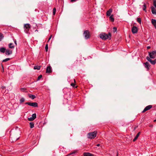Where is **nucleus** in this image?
<instances>
[{
  "label": "nucleus",
  "mask_w": 156,
  "mask_h": 156,
  "mask_svg": "<svg viewBox=\"0 0 156 156\" xmlns=\"http://www.w3.org/2000/svg\"><path fill=\"white\" fill-rule=\"evenodd\" d=\"M20 131L18 127L13 129L10 131V137L14 142L18 140L20 136Z\"/></svg>",
  "instance_id": "1"
},
{
  "label": "nucleus",
  "mask_w": 156,
  "mask_h": 156,
  "mask_svg": "<svg viewBox=\"0 0 156 156\" xmlns=\"http://www.w3.org/2000/svg\"><path fill=\"white\" fill-rule=\"evenodd\" d=\"M100 36L101 39L104 40L107 39L110 40L111 39V34L110 33H109L108 34L103 33L100 35Z\"/></svg>",
  "instance_id": "2"
},
{
  "label": "nucleus",
  "mask_w": 156,
  "mask_h": 156,
  "mask_svg": "<svg viewBox=\"0 0 156 156\" xmlns=\"http://www.w3.org/2000/svg\"><path fill=\"white\" fill-rule=\"evenodd\" d=\"M97 133L96 131L89 133L87 135L88 138L90 139H94L96 136Z\"/></svg>",
  "instance_id": "3"
},
{
  "label": "nucleus",
  "mask_w": 156,
  "mask_h": 156,
  "mask_svg": "<svg viewBox=\"0 0 156 156\" xmlns=\"http://www.w3.org/2000/svg\"><path fill=\"white\" fill-rule=\"evenodd\" d=\"M24 27L25 32L26 33L28 34L30 28V24L28 23L25 24Z\"/></svg>",
  "instance_id": "4"
},
{
  "label": "nucleus",
  "mask_w": 156,
  "mask_h": 156,
  "mask_svg": "<svg viewBox=\"0 0 156 156\" xmlns=\"http://www.w3.org/2000/svg\"><path fill=\"white\" fill-rule=\"evenodd\" d=\"M83 35L86 39H87L90 37L89 31L88 30L84 31Z\"/></svg>",
  "instance_id": "5"
},
{
  "label": "nucleus",
  "mask_w": 156,
  "mask_h": 156,
  "mask_svg": "<svg viewBox=\"0 0 156 156\" xmlns=\"http://www.w3.org/2000/svg\"><path fill=\"white\" fill-rule=\"evenodd\" d=\"M148 53L149 57L151 58H154L156 56V50L149 52Z\"/></svg>",
  "instance_id": "6"
},
{
  "label": "nucleus",
  "mask_w": 156,
  "mask_h": 156,
  "mask_svg": "<svg viewBox=\"0 0 156 156\" xmlns=\"http://www.w3.org/2000/svg\"><path fill=\"white\" fill-rule=\"evenodd\" d=\"M25 104L28 105L32 106L33 107H38V104L37 102H27L25 103Z\"/></svg>",
  "instance_id": "7"
},
{
  "label": "nucleus",
  "mask_w": 156,
  "mask_h": 156,
  "mask_svg": "<svg viewBox=\"0 0 156 156\" xmlns=\"http://www.w3.org/2000/svg\"><path fill=\"white\" fill-rule=\"evenodd\" d=\"M146 59L148 60V61L150 62V63L152 65H154L156 63V58L154 60H152L148 56H147L146 57Z\"/></svg>",
  "instance_id": "8"
},
{
  "label": "nucleus",
  "mask_w": 156,
  "mask_h": 156,
  "mask_svg": "<svg viewBox=\"0 0 156 156\" xmlns=\"http://www.w3.org/2000/svg\"><path fill=\"white\" fill-rule=\"evenodd\" d=\"M132 31L133 34L137 33L138 31L137 28L136 26H133L132 28Z\"/></svg>",
  "instance_id": "9"
},
{
  "label": "nucleus",
  "mask_w": 156,
  "mask_h": 156,
  "mask_svg": "<svg viewBox=\"0 0 156 156\" xmlns=\"http://www.w3.org/2000/svg\"><path fill=\"white\" fill-rule=\"evenodd\" d=\"M152 105H150L147 106L144 109V110L142 111L143 112H145L146 111L150 109L151 108H152Z\"/></svg>",
  "instance_id": "10"
},
{
  "label": "nucleus",
  "mask_w": 156,
  "mask_h": 156,
  "mask_svg": "<svg viewBox=\"0 0 156 156\" xmlns=\"http://www.w3.org/2000/svg\"><path fill=\"white\" fill-rule=\"evenodd\" d=\"M52 72L51 68L50 66H48L47 67L46 72L47 73H51Z\"/></svg>",
  "instance_id": "11"
},
{
  "label": "nucleus",
  "mask_w": 156,
  "mask_h": 156,
  "mask_svg": "<svg viewBox=\"0 0 156 156\" xmlns=\"http://www.w3.org/2000/svg\"><path fill=\"white\" fill-rule=\"evenodd\" d=\"M12 53V50L9 49H7L6 50L5 54L7 55H11Z\"/></svg>",
  "instance_id": "12"
},
{
  "label": "nucleus",
  "mask_w": 156,
  "mask_h": 156,
  "mask_svg": "<svg viewBox=\"0 0 156 156\" xmlns=\"http://www.w3.org/2000/svg\"><path fill=\"white\" fill-rule=\"evenodd\" d=\"M112 11V9H110L108 11H107L106 12V15L107 16H110L111 13Z\"/></svg>",
  "instance_id": "13"
},
{
  "label": "nucleus",
  "mask_w": 156,
  "mask_h": 156,
  "mask_svg": "<svg viewBox=\"0 0 156 156\" xmlns=\"http://www.w3.org/2000/svg\"><path fill=\"white\" fill-rule=\"evenodd\" d=\"M151 12L153 14H156V9L153 6L151 7Z\"/></svg>",
  "instance_id": "14"
},
{
  "label": "nucleus",
  "mask_w": 156,
  "mask_h": 156,
  "mask_svg": "<svg viewBox=\"0 0 156 156\" xmlns=\"http://www.w3.org/2000/svg\"><path fill=\"white\" fill-rule=\"evenodd\" d=\"M84 156H94L93 154L89 152H85L83 153Z\"/></svg>",
  "instance_id": "15"
},
{
  "label": "nucleus",
  "mask_w": 156,
  "mask_h": 156,
  "mask_svg": "<svg viewBox=\"0 0 156 156\" xmlns=\"http://www.w3.org/2000/svg\"><path fill=\"white\" fill-rule=\"evenodd\" d=\"M144 64L145 68L148 70L149 69V67H150V65H149V63L148 62H146L144 63Z\"/></svg>",
  "instance_id": "16"
},
{
  "label": "nucleus",
  "mask_w": 156,
  "mask_h": 156,
  "mask_svg": "<svg viewBox=\"0 0 156 156\" xmlns=\"http://www.w3.org/2000/svg\"><path fill=\"white\" fill-rule=\"evenodd\" d=\"M151 23L154 25L155 28H156V20L155 19H152Z\"/></svg>",
  "instance_id": "17"
},
{
  "label": "nucleus",
  "mask_w": 156,
  "mask_h": 156,
  "mask_svg": "<svg viewBox=\"0 0 156 156\" xmlns=\"http://www.w3.org/2000/svg\"><path fill=\"white\" fill-rule=\"evenodd\" d=\"M6 51L5 48L4 47L0 48V52H1L4 53Z\"/></svg>",
  "instance_id": "18"
},
{
  "label": "nucleus",
  "mask_w": 156,
  "mask_h": 156,
  "mask_svg": "<svg viewBox=\"0 0 156 156\" xmlns=\"http://www.w3.org/2000/svg\"><path fill=\"white\" fill-rule=\"evenodd\" d=\"M9 48H14V46L13 45V44L12 43H10L9 44Z\"/></svg>",
  "instance_id": "19"
},
{
  "label": "nucleus",
  "mask_w": 156,
  "mask_h": 156,
  "mask_svg": "<svg viewBox=\"0 0 156 156\" xmlns=\"http://www.w3.org/2000/svg\"><path fill=\"white\" fill-rule=\"evenodd\" d=\"M29 96L30 98H31L32 99H33L36 98L35 96L33 94H30L29 95Z\"/></svg>",
  "instance_id": "20"
},
{
  "label": "nucleus",
  "mask_w": 156,
  "mask_h": 156,
  "mask_svg": "<svg viewBox=\"0 0 156 156\" xmlns=\"http://www.w3.org/2000/svg\"><path fill=\"white\" fill-rule=\"evenodd\" d=\"M113 15H111V16L109 17L110 20L112 22H114V19L113 17Z\"/></svg>",
  "instance_id": "21"
},
{
  "label": "nucleus",
  "mask_w": 156,
  "mask_h": 156,
  "mask_svg": "<svg viewBox=\"0 0 156 156\" xmlns=\"http://www.w3.org/2000/svg\"><path fill=\"white\" fill-rule=\"evenodd\" d=\"M41 66H35L34 67V69H37L39 70L40 69Z\"/></svg>",
  "instance_id": "22"
},
{
  "label": "nucleus",
  "mask_w": 156,
  "mask_h": 156,
  "mask_svg": "<svg viewBox=\"0 0 156 156\" xmlns=\"http://www.w3.org/2000/svg\"><path fill=\"white\" fill-rule=\"evenodd\" d=\"M34 123L33 122H30V127L31 128H32L34 127Z\"/></svg>",
  "instance_id": "23"
},
{
  "label": "nucleus",
  "mask_w": 156,
  "mask_h": 156,
  "mask_svg": "<svg viewBox=\"0 0 156 156\" xmlns=\"http://www.w3.org/2000/svg\"><path fill=\"white\" fill-rule=\"evenodd\" d=\"M137 21L140 24L141 23V19L140 18L138 17L137 18Z\"/></svg>",
  "instance_id": "24"
},
{
  "label": "nucleus",
  "mask_w": 156,
  "mask_h": 156,
  "mask_svg": "<svg viewBox=\"0 0 156 156\" xmlns=\"http://www.w3.org/2000/svg\"><path fill=\"white\" fill-rule=\"evenodd\" d=\"M146 4H144V5H143V9L146 12Z\"/></svg>",
  "instance_id": "25"
},
{
  "label": "nucleus",
  "mask_w": 156,
  "mask_h": 156,
  "mask_svg": "<svg viewBox=\"0 0 156 156\" xmlns=\"http://www.w3.org/2000/svg\"><path fill=\"white\" fill-rule=\"evenodd\" d=\"M4 36L3 34L0 33V41H1L2 39L3 38Z\"/></svg>",
  "instance_id": "26"
},
{
  "label": "nucleus",
  "mask_w": 156,
  "mask_h": 156,
  "mask_svg": "<svg viewBox=\"0 0 156 156\" xmlns=\"http://www.w3.org/2000/svg\"><path fill=\"white\" fill-rule=\"evenodd\" d=\"M25 99L24 98H22L20 100V102L21 103L23 102L24 101Z\"/></svg>",
  "instance_id": "27"
},
{
  "label": "nucleus",
  "mask_w": 156,
  "mask_h": 156,
  "mask_svg": "<svg viewBox=\"0 0 156 156\" xmlns=\"http://www.w3.org/2000/svg\"><path fill=\"white\" fill-rule=\"evenodd\" d=\"M9 60H10V58H6V59H5L3 60H2V62H7V61Z\"/></svg>",
  "instance_id": "28"
},
{
  "label": "nucleus",
  "mask_w": 156,
  "mask_h": 156,
  "mask_svg": "<svg viewBox=\"0 0 156 156\" xmlns=\"http://www.w3.org/2000/svg\"><path fill=\"white\" fill-rule=\"evenodd\" d=\"M32 117L34 119L36 117V115L35 113H34L32 114Z\"/></svg>",
  "instance_id": "29"
},
{
  "label": "nucleus",
  "mask_w": 156,
  "mask_h": 156,
  "mask_svg": "<svg viewBox=\"0 0 156 156\" xmlns=\"http://www.w3.org/2000/svg\"><path fill=\"white\" fill-rule=\"evenodd\" d=\"M56 9L55 8H54L53 10V15H55L56 13Z\"/></svg>",
  "instance_id": "30"
},
{
  "label": "nucleus",
  "mask_w": 156,
  "mask_h": 156,
  "mask_svg": "<svg viewBox=\"0 0 156 156\" xmlns=\"http://www.w3.org/2000/svg\"><path fill=\"white\" fill-rule=\"evenodd\" d=\"M117 29L116 27H114L113 28V32H116L117 31Z\"/></svg>",
  "instance_id": "31"
},
{
  "label": "nucleus",
  "mask_w": 156,
  "mask_h": 156,
  "mask_svg": "<svg viewBox=\"0 0 156 156\" xmlns=\"http://www.w3.org/2000/svg\"><path fill=\"white\" fill-rule=\"evenodd\" d=\"M45 49L46 51H47L48 49V44H47L45 45Z\"/></svg>",
  "instance_id": "32"
},
{
  "label": "nucleus",
  "mask_w": 156,
  "mask_h": 156,
  "mask_svg": "<svg viewBox=\"0 0 156 156\" xmlns=\"http://www.w3.org/2000/svg\"><path fill=\"white\" fill-rule=\"evenodd\" d=\"M42 77V75H39L38 78H37V81H38L39 80H40V79H41V77Z\"/></svg>",
  "instance_id": "33"
},
{
  "label": "nucleus",
  "mask_w": 156,
  "mask_h": 156,
  "mask_svg": "<svg viewBox=\"0 0 156 156\" xmlns=\"http://www.w3.org/2000/svg\"><path fill=\"white\" fill-rule=\"evenodd\" d=\"M28 120L30 121H32L34 120V119L31 117L28 118Z\"/></svg>",
  "instance_id": "34"
},
{
  "label": "nucleus",
  "mask_w": 156,
  "mask_h": 156,
  "mask_svg": "<svg viewBox=\"0 0 156 156\" xmlns=\"http://www.w3.org/2000/svg\"><path fill=\"white\" fill-rule=\"evenodd\" d=\"M153 5L156 8V0H154L153 1Z\"/></svg>",
  "instance_id": "35"
},
{
  "label": "nucleus",
  "mask_w": 156,
  "mask_h": 156,
  "mask_svg": "<svg viewBox=\"0 0 156 156\" xmlns=\"http://www.w3.org/2000/svg\"><path fill=\"white\" fill-rule=\"evenodd\" d=\"M140 132H139V133H137V134H136V136H135V137H136V138H137H137L140 135Z\"/></svg>",
  "instance_id": "36"
},
{
  "label": "nucleus",
  "mask_w": 156,
  "mask_h": 156,
  "mask_svg": "<svg viewBox=\"0 0 156 156\" xmlns=\"http://www.w3.org/2000/svg\"><path fill=\"white\" fill-rule=\"evenodd\" d=\"M71 86H73V87H74L75 86V84L73 83H71Z\"/></svg>",
  "instance_id": "37"
},
{
  "label": "nucleus",
  "mask_w": 156,
  "mask_h": 156,
  "mask_svg": "<svg viewBox=\"0 0 156 156\" xmlns=\"http://www.w3.org/2000/svg\"><path fill=\"white\" fill-rule=\"evenodd\" d=\"M137 138L135 137V138L133 139V141H135L137 140Z\"/></svg>",
  "instance_id": "38"
},
{
  "label": "nucleus",
  "mask_w": 156,
  "mask_h": 156,
  "mask_svg": "<svg viewBox=\"0 0 156 156\" xmlns=\"http://www.w3.org/2000/svg\"><path fill=\"white\" fill-rule=\"evenodd\" d=\"M151 48V47L150 46H148L147 47V49H150Z\"/></svg>",
  "instance_id": "39"
},
{
  "label": "nucleus",
  "mask_w": 156,
  "mask_h": 156,
  "mask_svg": "<svg viewBox=\"0 0 156 156\" xmlns=\"http://www.w3.org/2000/svg\"><path fill=\"white\" fill-rule=\"evenodd\" d=\"M14 41V43H15V44L16 45L17 44V43H16V40H15V41Z\"/></svg>",
  "instance_id": "40"
},
{
  "label": "nucleus",
  "mask_w": 156,
  "mask_h": 156,
  "mask_svg": "<svg viewBox=\"0 0 156 156\" xmlns=\"http://www.w3.org/2000/svg\"><path fill=\"white\" fill-rule=\"evenodd\" d=\"M100 144H98L97 145V146H98V147H99L100 146Z\"/></svg>",
  "instance_id": "41"
},
{
  "label": "nucleus",
  "mask_w": 156,
  "mask_h": 156,
  "mask_svg": "<svg viewBox=\"0 0 156 156\" xmlns=\"http://www.w3.org/2000/svg\"><path fill=\"white\" fill-rule=\"evenodd\" d=\"M74 152H73V153H70V154H69V155H70L72 154H74Z\"/></svg>",
  "instance_id": "42"
},
{
  "label": "nucleus",
  "mask_w": 156,
  "mask_h": 156,
  "mask_svg": "<svg viewBox=\"0 0 156 156\" xmlns=\"http://www.w3.org/2000/svg\"><path fill=\"white\" fill-rule=\"evenodd\" d=\"M2 89H4L5 88V87H2Z\"/></svg>",
  "instance_id": "43"
},
{
  "label": "nucleus",
  "mask_w": 156,
  "mask_h": 156,
  "mask_svg": "<svg viewBox=\"0 0 156 156\" xmlns=\"http://www.w3.org/2000/svg\"><path fill=\"white\" fill-rule=\"evenodd\" d=\"M76 0H71V2H73L75 1Z\"/></svg>",
  "instance_id": "44"
},
{
  "label": "nucleus",
  "mask_w": 156,
  "mask_h": 156,
  "mask_svg": "<svg viewBox=\"0 0 156 156\" xmlns=\"http://www.w3.org/2000/svg\"><path fill=\"white\" fill-rule=\"evenodd\" d=\"M51 37H49V40L51 38Z\"/></svg>",
  "instance_id": "45"
},
{
  "label": "nucleus",
  "mask_w": 156,
  "mask_h": 156,
  "mask_svg": "<svg viewBox=\"0 0 156 156\" xmlns=\"http://www.w3.org/2000/svg\"><path fill=\"white\" fill-rule=\"evenodd\" d=\"M154 121L155 122V121H156V119H155L154 120Z\"/></svg>",
  "instance_id": "46"
},
{
  "label": "nucleus",
  "mask_w": 156,
  "mask_h": 156,
  "mask_svg": "<svg viewBox=\"0 0 156 156\" xmlns=\"http://www.w3.org/2000/svg\"><path fill=\"white\" fill-rule=\"evenodd\" d=\"M74 81L75 82V79H74Z\"/></svg>",
  "instance_id": "47"
}]
</instances>
